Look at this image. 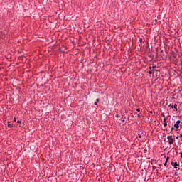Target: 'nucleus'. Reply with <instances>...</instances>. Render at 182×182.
<instances>
[{"label": "nucleus", "mask_w": 182, "mask_h": 182, "mask_svg": "<svg viewBox=\"0 0 182 182\" xmlns=\"http://www.w3.org/2000/svg\"><path fill=\"white\" fill-rule=\"evenodd\" d=\"M167 139H168V144L170 146H171V144H173V143H174V141H176V139L173 138V135H168L167 136Z\"/></svg>", "instance_id": "1"}, {"label": "nucleus", "mask_w": 182, "mask_h": 182, "mask_svg": "<svg viewBox=\"0 0 182 182\" xmlns=\"http://www.w3.org/2000/svg\"><path fill=\"white\" fill-rule=\"evenodd\" d=\"M180 124H182L181 120H177L176 122L174 124L173 127H175L176 132H178V129H179V127H180Z\"/></svg>", "instance_id": "2"}, {"label": "nucleus", "mask_w": 182, "mask_h": 182, "mask_svg": "<svg viewBox=\"0 0 182 182\" xmlns=\"http://www.w3.org/2000/svg\"><path fill=\"white\" fill-rule=\"evenodd\" d=\"M171 165L172 166V167H174V168L176 170H177L178 168V164H177V162H171Z\"/></svg>", "instance_id": "3"}, {"label": "nucleus", "mask_w": 182, "mask_h": 182, "mask_svg": "<svg viewBox=\"0 0 182 182\" xmlns=\"http://www.w3.org/2000/svg\"><path fill=\"white\" fill-rule=\"evenodd\" d=\"M172 109H175L176 112H178V108L177 107V104L172 105Z\"/></svg>", "instance_id": "4"}, {"label": "nucleus", "mask_w": 182, "mask_h": 182, "mask_svg": "<svg viewBox=\"0 0 182 182\" xmlns=\"http://www.w3.org/2000/svg\"><path fill=\"white\" fill-rule=\"evenodd\" d=\"M149 75H154V70H150L148 71Z\"/></svg>", "instance_id": "5"}, {"label": "nucleus", "mask_w": 182, "mask_h": 182, "mask_svg": "<svg viewBox=\"0 0 182 182\" xmlns=\"http://www.w3.org/2000/svg\"><path fill=\"white\" fill-rule=\"evenodd\" d=\"M156 68H157V65L149 66V70L156 69Z\"/></svg>", "instance_id": "6"}, {"label": "nucleus", "mask_w": 182, "mask_h": 182, "mask_svg": "<svg viewBox=\"0 0 182 182\" xmlns=\"http://www.w3.org/2000/svg\"><path fill=\"white\" fill-rule=\"evenodd\" d=\"M8 127H9V128L14 127V124H9Z\"/></svg>", "instance_id": "7"}, {"label": "nucleus", "mask_w": 182, "mask_h": 182, "mask_svg": "<svg viewBox=\"0 0 182 182\" xmlns=\"http://www.w3.org/2000/svg\"><path fill=\"white\" fill-rule=\"evenodd\" d=\"M163 122H167V117H164V119H163Z\"/></svg>", "instance_id": "8"}, {"label": "nucleus", "mask_w": 182, "mask_h": 182, "mask_svg": "<svg viewBox=\"0 0 182 182\" xmlns=\"http://www.w3.org/2000/svg\"><path fill=\"white\" fill-rule=\"evenodd\" d=\"M167 122H164V127H167Z\"/></svg>", "instance_id": "9"}, {"label": "nucleus", "mask_w": 182, "mask_h": 182, "mask_svg": "<svg viewBox=\"0 0 182 182\" xmlns=\"http://www.w3.org/2000/svg\"><path fill=\"white\" fill-rule=\"evenodd\" d=\"M115 117L120 118V116L118 114H116Z\"/></svg>", "instance_id": "10"}, {"label": "nucleus", "mask_w": 182, "mask_h": 182, "mask_svg": "<svg viewBox=\"0 0 182 182\" xmlns=\"http://www.w3.org/2000/svg\"><path fill=\"white\" fill-rule=\"evenodd\" d=\"M161 116H162V117H165L164 112H162V113L161 114Z\"/></svg>", "instance_id": "11"}, {"label": "nucleus", "mask_w": 182, "mask_h": 182, "mask_svg": "<svg viewBox=\"0 0 182 182\" xmlns=\"http://www.w3.org/2000/svg\"><path fill=\"white\" fill-rule=\"evenodd\" d=\"M123 117L122 118L119 119V120H121L122 122H124V119H122Z\"/></svg>", "instance_id": "12"}, {"label": "nucleus", "mask_w": 182, "mask_h": 182, "mask_svg": "<svg viewBox=\"0 0 182 182\" xmlns=\"http://www.w3.org/2000/svg\"><path fill=\"white\" fill-rule=\"evenodd\" d=\"M168 160H170V157H169V156H167L166 161L167 162V161H168Z\"/></svg>", "instance_id": "13"}, {"label": "nucleus", "mask_w": 182, "mask_h": 182, "mask_svg": "<svg viewBox=\"0 0 182 182\" xmlns=\"http://www.w3.org/2000/svg\"><path fill=\"white\" fill-rule=\"evenodd\" d=\"M96 102L98 103V102H100V100L99 98H97Z\"/></svg>", "instance_id": "14"}, {"label": "nucleus", "mask_w": 182, "mask_h": 182, "mask_svg": "<svg viewBox=\"0 0 182 182\" xmlns=\"http://www.w3.org/2000/svg\"><path fill=\"white\" fill-rule=\"evenodd\" d=\"M173 130H174V127H172L171 128V132H173Z\"/></svg>", "instance_id": "15"}, {"label": "nucleus", "mask_w": 182, "mask_h": 182, "mask_svg": "<svg viewBox=\"0 0 182 182\" xmlns=\"http://www.w3.org/2000/svg\"><path fill=\"white\" fill-rule=\"evenodd\" d=\"M94 105H95V106H97V102H95L94 103Z\"/></svg>", "instance_id": "16"}, {"label": "nucleus", "mask_w": 182, "mask_h": 182, "mask_svg": "<svg viewBox=\"0 0 182 182\" xmlns=\"http://www.w3.org/2000/svg\"><path fill=\"white\" fill-rule=\"evenodd\" d=\"M17 123H22V121L18 120V121H17Z\"/></svg>", "instance_id": "17"}, {"label": "nucleus", "mask_w": 182, "mask_h": 182, "mask_svg": "<svg viewBox=\"0 0 182 182\" xmlns=\"http://www.w3.org/2000/svg\"><path fill=\"white\" fill-rule=\"evenodd\" d=\"M164 166H167V161H165V163L164 164Z\"/></svg>", "instance_id": "18"}, {"label": "nucleus", "mask_w": 182, "mask_h": 182, "mask_svg": "<svg viewBox=\"0 0 182 182\" xmlns=\"http://www.w3.org/2000/svg\"><path fill=\"white\" fill-rule=\"evenodd\" d=\"M139 42H143V38H140Z\"/></svg>", "instance_id": "19"}, {"label": "nucleus", "mask_w": 182, "mask_h": 182, "mask_svg": "<svg viewBox=\"0 0 182 182\" xmlns=\"http://www.w3.org/2000/svg\"><path fill=\"white\" fill-rule=\"evenodd\" d=\"M168 107L172 108V107H173V105H172L171 104H170V105H168Z\"/></svg>", "instance_id": "20"}, {"label": "nucleus", "mask_w": 182, "mask_h": 182, "mask_svg": "<svg viewBox=\"0 0 182 182\" xmlns=\"http://www.w3.org/2000/svg\"><path fill=\"white\" fill-rule=\"evenodd\" d=\"M14 122H16V117L14 118Z\"/></svg>", "instance_id": "21"}, {"label": "nucleus", "mask_w": 182, "mask_h": 182, "mask_svg": "<svg viewBox=\"0 0 182 182\" xmlns=\"http://www.w3.org/2000/svg\"><path fill=\"white\" fill-rule=\"evenodd\" d=\"M139 139H141V135L139 134Z\"/></svg>", "instance_id": "22"}, {"label": "nucleus", "mask_w": 182, "mask_h": 182, "mask_svg": "<svg viewBox=\"0 0 182 182\" xmlns=\"http://www.w3.org/2000/svg\"><path fill=\"white\" fill-rule=\"evenodd\" d=\"M153 170H156V166H153Z\"/></svg>", "instance_id": "23"}, {"label": "nucleus", "mask_w": 182, "mask_h": 182, "mask_svg": "<svg viewBox=\"0 0 182 182\" xmlns=\"http://www.w3.org/2000/svg\"><path fill=\"white\" fill-rule=\"evenodd\" d=\"M136 112H140V109H136Z\"/></svg>", "instance_id": "24"}, {"label": "nucleus", "mask_w": 182, "mask_h": 182, "mask_svg": "<svg viewBox=\"0 0 182 182\" xmlns=\"http://www.w3.org/2000/svg\"><path fill=\"white\" fill-rule=\"evenodd\" d=\"M179 137H182V133L180 134Z\"/></svg>", "instance_id": "25"}, {"label": "nucleus", "mask_w": 182, "mask_h": 182, "mask_svg": "<svg viewBox=\"0 0 182 182\" xmlns=\"http://www.w3.org/2000/svg\"><path fill=\"white\" fill-rule=\"evenodd\" d=\"M137 117H140V114H138Z\"/></svg>", "instance_id": "26"}, {"label": "nucleus", "mask_w": 182, "mask_h": 182, "mask_svg": "<svg viewBox=\"0 0 182 182\" xmlns=\"http://www.w3.org/2000/svg\"><path fill=\"white\" fill-rule=\"evenodd\" d=\"M144 153H146V151H147V150H144Z\"/></svg>", "instance_id": "27"}, {"label": "nucleus", "mask_w": 182, "mask_h": 182, "mask_svg": "<svg viewBox=\"0 0 182 182\" xmlns=\"http://www.w3.org/2000/svg\"><path fill=\"white\" fill-rule=\"evenodd\" d=\"M123 119H126V117H124Z\"/></svg>", "instance_id": "28"}, {"label": "nucleus", "mask_w": 182, "mask_h": 182, "mask_svg": "<svg viewBox=\"0 0 182 182\" xmlns=\"http://www.w3.org/2000/svg\"><path fill=\"white\" fill-rule=\"evenodd\" d=\"M176 139H178V136H176Z\"/></svg>", "instance_id": "29"}, {"label": "nucleus", "mask_w": 182, "mask_h": 182, "mask_svg": "<svg viewBox=\"0 0 182 182\" xmlns=\"http://www.w3.org/2000/svg\"><path fill=\"white\" fill-rule=\"evenodd\" d=\"M175 176H177V173H175Z\"/></svg>", "instance_id": "30"}, {"label": "nucleus", "mask_w": 182, "mask_h": 182, "mask_svg": "<svg viewBox=\"0 0 182 182\" xmlns=\"http://www.w3.org/2000/svg\"><path fill=\"white\" fill-rule=\"evenodd\" d=\"M155 72H157V70H155Z\"/></svg>", "instance_id": "31"}, {"label": "nucleus", "mask_w": 182, "mask_h": 182, "mask_svg": "<svg viewBox=\"0 0 182 182\" xmlns=\"http://www.w3.org/2000/svg\"><path fill=\"white\" fill-rule=\"evenodd\" d=\"M168 127H171L170 124H168Z\"/></svg>", "instance_id": "32"}]
</instances>
